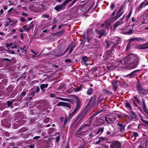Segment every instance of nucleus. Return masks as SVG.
<instances>
[{
	"instance_id": "nucleus-1",
	"label": "nucleus",
	"mask_w": 148,
	"mask_h": 148,
	"mask_svg": "<svg viewBox=\"0 0 148 148\" xmlns=\"http://www.w3.org/2000/svg\"><path fill=\"white\" fill-rule=\"evenodd\" d=\"M112 41L110 43V45H111L112 44L113 45L110 48V50L107 52V53L109 55H110L112 53H113L114 51V48L116 47L121 42V39L119 37H116L114 39L112 40Z\"/></svg>"
},
{
	"instance_id": "nucleus-2",
	"label": "nucleus",
	"mask_w": 148,
	"mask_h": 148,
	"mask_svg": "<svg viewBox=\"0 0 148 148\" xmlns=\"http://www.w3.org/2000/svg\"><path fill=\"white\" fill-rule=\"evenodd\" d=\"M73 97L76 100V104L74 110L71 113L69 114V117L70 119H71L73 115L77 113L80 108L81 106V102L78 97L75 95H74Z\"/></svg>"
},
{
	"instance_id": "nucleus-3",
	"label": "nucleus",
	"mask_w": 148,
	"mask_h": 148,
	"mask_svg": "<svg viewBox=\"0 0 148 148\" xmlns=\"http://www.w3.org/2000/svg\"><path fill=\"white\" fill-rule=\"evenodd\" d=\"M88 112L85 110L80 111L77 116L75 118L76 122L77 120L79 122H82L84 120L87 116Z\"/></svg>"
},
{
	"instance_id": "nucleus-4",
	"label": "nucleus",
	"mask_w": 148,
	"mask_h": 148,
	"mask_svg": "<svg viewBox=\"0 0 148 148\" xmlns=\"http://www.w3.org/2000/svg\"><path fill=\"white\" fill-rule=\"evenodd\" d=\"M72 0H65L64 2L61 5H56L54 8L55 10L57 11H59L60 10L64 9L65 5L69 2L71 1Z\"/></svg>"
},
{
	"instance_id": "nucleus-5",
	"label": "nucleus",
	"mask_w": 148,
	"mask_h": 148,
	"mask_svg": "<svg viewBox=\"0 0 148 148\" xmlns=\"http://www.w3.org/2000/svg\"><path fill=\"white\" fill-rule=\"evenodd\" d=\"M133 58L134 61H133V64L131 63V68L133 69L136 67L137 65L138 62V59L137 58V57L132 54H130V58Z\"/></svg>"
},
{
	"instance_id": "nucleus-6",
	"label": "nucleus",
	"mask_w": 148,
	"mask_h": 148,
	"mask_svg": "<svg viewBox=\"0 0 148 148\" xmlns=\"http://www.w3.org/2000/svg\"><path fill=\"white\" fill-rule=\"evenodd\" d=\"M130 61V54L128 55L127 56L125 57L123 60H120L118 62L119 64L117 66L120 65H122L123 62L125 64H127L129 63Z\"/></svg>"
},
{
	"instance_id": "nucleus-7",
	"label": "nucleus",
	"mask_w": 148,
	"mask_h": 148,
	"mask_svg": "<svg viewBox=\"0 0 148 148\" xmlns=\"http://www.w3.org/2000/svg\"><path fill=\"white\" fill-rule=\"evenodd\" d=\"M110 148H121V144L120 142L116 141L112 142L110 145Z\"/></svg>"
},
{
	"instance_id": "nucleus-8",
	"label": "nucleus",
	"mask_w": 148,
	"mask_h": 148,
	"mask_svg": "<svg viewBox=\"0 0 148 148\" xmlns=\"http://www.w3.org/2000/svg\"><path fill=\"white\" fill-rule=\"evenodd\" d=\"M56 105L57 106H65L69 108L70 109L71 108V106L69 103L62 101L59 102Z\"/></svg>"
},
{
	"instance_id": "nucleus-9",
	"label": "nucleus",
	"mask_w": 148,
	"mask_h": 148,
	"mask_svg": "<svg viewBox=\"0 0 148 148\" xmlns=\"http://www.w3.org/2000/svg\"><path fill=\"white\" fill-rule=\"evenodd\" d=\"M77 45L74 42H72L69 45L68 48H69L70 49L69 51V54H70L73 51L74 49L77 46Z\"/></svg>"
},
{
	"instance_id": "nucleus-10",
	"label": "nucleus",
	"mask_w": 148,
	"mask_h": 148,
	"mask_svg": "<svg viewBox=\"0 0 148 148\" xmlns=\"http://www.w3.org/2000/svg\"><path fill=\"white\" fill-rule=\"evenodd\" d=\"M14 87L12 86H9L7 88V94L10 97H12L14 96L15 95L13 93H12L11 95H9L10 93L12 92L14 89Z\"/></svg>"
},
{
	"instance_id": "nucleus-11",
	"label": "nucleus",
	"mask_w": 148,
	"mask_h": 148,
	"mask_svg": "<svg viewBox=\"0 0 148 148\" xmlns=\"http://www.w3.org/2000/svg\"><path fill=\"white\" fill-rule=\"evenodd\" d=\"M119 80L113 81L112 83V89L114 92L116 91L118 87V83L119 82Z\"/></svg>"
},
{
	"instance_id": "nucleus-12",
	"label": "nucleus",
	"mask_w": 148,
	"mask_h": 148,
	"mask_svg": "<svg viewBox=\"0 0 148 148\" xmlns=\"http://www.w3.org/2000/svg\"><path fill=\"white\" fill-rule=\"evenodd\" d=\"M96 97V95L93 94V95L90 97L89 103L94 105L95 103Z\"/></svg>"
},
{
	"instance_id": "nucleus-13",
	"label": "nucleus",
	"mask_w": 148,
	"mask_h": 148,
	"mask_svg": "<svg viewBox=\"0 0 148 148\" xmlns=\"http://www.w3.org/2000/svg\"><path fill=\"white\" fill-rule=\"evenodd\" d=\"M83 39H84L86 38L88 42H89L90 40H91L92 37L90 35L88 34V30L86 33V36L85 35H84L83 36Z\"/></svg>"
},
{
	"instance_id": "nucleus-14",
	"label": "nucleus",
	"mask_w": 148,
	"mask_h": 148,
	"mask_svg": "<svg viewBox=\"0 0 148 148\" xmlns=\"http://www.w3.org/2000/svg\"><path fill=\"white\" fill-rule=\"evenodd\" d=\"M117 116L119 118L123 117L124 118H126V119H129V116L126 113H122L121 114H118Z\"/></svg>"
},
{
	"instance_id": "nucleus-15",
	"label": "nucleus",
	"mask_w": 148,
	"mask_h": 148,
	"mask_svg": "<svg viewBox=\"0 0 148 148\" xmlns=\"http://www.w3.org/2000/svg\"><path fill=\"white\" fill-rule=\"evenodd\" d=\"M48 84H40V87L42 93H43L45 91V88H47L48 87Z\"/></svg>"
},
{
	"instance_id": "nucleus-16",
	"label": "nucleus",
	"mask_w": 148,
	"mask_h": 148,
	"mask_svg": "<svg viewBox=\"0 0 148 148\" xmlns=\"http://www.w3.org/2000/svg\"><path fill=\"white\" fill-rule=\"evenodd\" d=\"M138 48L139 49H146L148 48V43L143 44H140L138 46Z\"/></svg>"
},
{
	"instance_id": "nucleus-17",
	"label": "nucleus",
	"mask_w": 148,
	"mask_h": 148,
	"mask_svg": "<svg viewBox=\"0 0 148 148\" xmlns=\"http://www.w3.org/2000/svg\"><path fill=\"white\" fill-rule=\"evenodd\" d=\"M134 40H136L138 41H142L143 42L146 41V40L145 39L143 38H138L137 37L132 38L130 39V42Z\"/></svg>"
},
{
	"instance_id": "nucleus-18",
	"label": "nucleus",
	"mask_w": 148,
	"mask_h": 148,
	"mask_svg": "<svg viewBox=\"0 0 148 148\" xmlns=\"http://www.w3.org/2000/svg\"><path fill=\"white\" fill-rule=\"evenodd\" d=\"M96 32L97 34H99L101 35L106 36L107 35L106 33V29H101L99 30H98L97 31H96Z\"/></svg>"
},
{
	"instance_id": "nucleus-19",
	"label": "nucleus",
	"mask_w": 148,
	"mask_h": 148,
	"mask_svg": "<svg viewBox=\"0 0 148 148\" xmlns=\"http://www.w3.org/2000/svg\"><path fill=\"white\" fill-rule=\"evenodd\" d=\"M131 114L132 115L130 116V119H131L132 120L135 121L136 119V118H137V115L135 112L132 111L131 112Z\"/></svg>"
},
{
	"instance_id": "nucleus-20",
	"label": "nucleus",
	"mask_w": 148,
	"mask_h": 148,
	"mask_svg": "<svg viewBox=\"0 0 148 148\" xmlns=\"http://www.w3.org/2000/svg\"><path fill=\"white\" fill-rule=\"evenodd\" d=\"M14 102V100H12L11 101H8L7 102L5 105L7 106V107H11V108H12L13 107L12 106L13 103Z\"/></svg>"
},
{
	"instance_id": "nucleus-21",
	"label": "nucleus",
	"mask_w": 148,
	"mask_h": 148,
	"mask_svg": "<svg viewBox=\"0 0 148 148\" xmlns=\"http://www.w3.org/2000/svg\"><path fill=\"white\" fill-rule=\"evenodd\" d=\"M122 23V22L121 21H116L113 25V27L114 29L115 30L116 28L119 25Z\"/></svg>"
},
{
	"instance_id": "nucleus-22",
	"label": "nucleus",
	"mask_w": 148,
	"mask_h": 148,
	"mask_svg": "<svg viewBox=\"0 0 148 148\" xmlns=\"http://www.w3.org/2000/svg\"><path fill=\"white\" fill-rule=\"evenodd\" d=\"M82 60L84 62V63L86 64V65L87 66L88 64H86V63L87 62L89 61V60L88 58L86 56H83L82 58Z\"/></svg>"
},
{
	"instance_id": "nucleus-23",
	"label": "nucleus",
	"mask_w": 148,
	"mask_h": 148,
	"mask_svg": "<svg viewBox=\"0 0 148 148\" xmlns=\"http://www.w3.org/2000/svg\"><path fill=\"white\" fill-rule=\"evenodd\" d=\"M100 138L101 140L103 141V142H105L106 143H111L110 142H109L108 141V138L106 137H99L98 139Z\"/></svg>"
},
{
	"instance_id": "nucleus-24",
	"label": "nucleus",
	"mask_w": 148,
	"mask_h": 148,
	"mask_svg": "<svg viewBox=\"0 0 148 148\" xmlns=\"http://www.w3.org/2000/svg\"><path fill=\"white\" fill-rule=\"evenodd\" d=\"M138 93L141 95H146L147 94V90L142 89L139 91Z\"/></svg>"
},
{
	"instance_id": "nucleus-25",
	"label": "nucleus",
	"mask_w": 148,
	"mask_h": 148,
	"mask_svg": "<svg viewBox=\"0 0 148 148\" xmlns=\"http://www.w3.org/2000/svg\"><path fill=\"white\" fill-rule=\"evenodd\" d=\"M10 113L9 111H6L3 113V116L4 117L9 118L10 116Z\"/></svg>"
},
{
	"instance_id": "nucleus-26",
	"label": "nucleus",
	"mask_w": 148,
	"mask_h": 148,
	"mask_svg": "<svg viewBox=\"0 0 148 148\" xmlns=\"http://www.w3.org/2000/svg\"><path fill=\"white\" fill-rule=\"evenodd\" d=\"M122 33L123 34H130V28H126L123 29L122 31Z\"/></svg>"
},
{
	"instance_id": "nucleus-27",
	"label": "nucleus",
	"mask_w": 148,
	"mask_h": 148,
	"mask_svg": "<svg viewBox=\"0 0 148 148\" xmlns=\"http://www.w3.org/2000/svg\"><path fill=\"white\" fill-rule=\"evenodd\" d=\"M64 32V29H62L61 31L55 33L54 34L58 36H60L62 35Z\"/></svg>"
},
{
	"instance_id": "nucleus-28",
	"label": "nucleus",
	"mask_w": 148,
	"mask_h": 148,
	"mask_svg": "<svg viewBox=\"0 0 148 148\" xmlns=\"http://www.w3.org/2000/svg\"><path fill=\"white\" fill-rule=\"evenodd\" d=\"M93 92V89L92 88L90 87L86 91V93L88 95H91Z\"/></svg>"
},
{
	"instance_id": "nucleus-29",
	"label": "nucleus",
	"mask_w": 148,
	"mask_h": 148,
	"mask_svg": "<svg viewBox=\"0 0 148 148\" xmlns=\"http://www.w3.org/2000/svg\"><path fill=\"white\" fill-rule=\"evenodd\" d=\"M123 13V12H122L121 13H117L116 15L114 17V21H115L119 18L121 16Z\"/></svg>"
},
{
	"instance_id": "nucleus-30",
	"label": "nucleus",
	"mask_w": 148,
	"mask_h": 148,
	"mask_svg": "<svg viewBox=\"0 0 148 148\" xmlns=\"http://www.w3.org/2000/svg\"><path fill=\"white\" fill-rule=\"evenodd\" d=\"M104 128L103 127H102L100 128H99L98 129V131L96 132V134L97 135L100 133V135L104 131Z\"/></svg>"
},
{
	"instance_id": "nucleus-31",
	"label": "nucleus",
	"mask_w": 148,
	"mask_h": 148,
	"mask_svg": "<svg viewBox=\"0 0 148 148\" xmlns=\"http://www.w3.org/2000/svg\"><path fill=\"white\" fill-rule=\"evenodd\" d=\"M124 80L125 81L127 82L129 81L130 78V74L127 75H124L123 76Z\"/></svg>"
},
{
	"instance_id": "nucleus-32",
	"label": "nucleus",
	"mask_w": 148,
	"mask_h": 148,
	"mask_svg": "<svg viewBox=\"0 0 148 148\" xmlns=\"http://www.w3.org/2000/svg\"><path fill=\"white\" fill-rule=\"evenodd\" d=\"M28 130V129L26 127H23L20 129L19 130V132L20 133L24 132Z\"/></svg>"
},
{
	"instance_id": "nucleus-33",
	"label": "nucleus",
	"mask_w": 148,
	"mask_h": 148,
	"mask_svg": "<svg viewBox=\"0 0 148 148\" xmlns=\"http://www.w3.org/2000/svg\"><path fill=\"white\" fill-rule=\"evenodd\" d=\"M137 90L139 92V91L140 90L142 89V87L141 86L139 82H138L137 84Z\"/></svg>"
},
{
	"instance_id": "nucleus-34",
	"label": "nucleus",
	"mask_w": 148,
	"mask_h": 148,
	"mask_svg": "<svg viewBox=\"0 0 148 148\" xmlns=\"http://www.w3.org/2000/svg\"><path fill=\"white\" fill-rule=\"evenodd\" d=\"M1 59L3 62L6 61L7 62H8L9 64H10V62L11 61L10 59L6 58H3Z\"/></svg>"
},
{
	"instance_id": "nucleus-35",
	"label": "nucleus",
	"mask_w": 148,
	"mask_h": 148,
	"mask_svg": "<svg viewBox=\"0 0 148 148\" xmlns=\"http://www.w3.org/2000/svg\"><path fill=\"white\" fill-rule=\"evenodd\" d=\"M7 79H4L2 80V82L0 83V84H1L2 85L3 84L4 85H6L7 84Z\"/></svg>"
},
{
	"instance_id": "nucleus-36",
	"label": "nucleus",
	"mask_w": 148,
	"mask_h": 148,
	"mask_svg": "<svg viewBox=\"0 0 148 148\" xmlns=\"http://www.w3.org/2000/svg\"><path fill=\"white\" fill-rule=\"evenodd\" d=\"M116 10H114L111 15V20H112V21H114V17H115L114 16V15L116 13Z\"/></svg>"
},
{
	"instance_id": "nucleus-37",
	"label": "nucleus",
	"mask_w": 148,
	"mask_h": 148,
	"mask_svg": "<svg viewBox=\"0 0 148 148\" xmlns=\"http://www.w3.org/2000/svg\"><path fill=\"white\" fill-rule=\"evenodd\" d=\"M10 64L15 63L16 62L17 60L15 58L13 57L10 60Z\"/></svg>"
},
{
	"instance_id": "nucleus-38",
	"label": "nucleus",
	"mask_w": 148,
	"mask_h": 148,
	"mask_svg": "<svg viewBox=\"0 0 148 148\" xmlns=\"http://www.w3.org/2000/svg\"><path fill=\"white\" fill-rule=\"evenodd\" d=\"M55 129L51 127L48 130V132L49 134H51L53 132H54Z\"/></svg>"
},
{
	"instance_id": "nucleus-39",
	"label": "nucleus",
	"mask_w": 148,
	"mask_h": 148,
	"mask_svg": "<svg viewBox=\"0 0 148 148\" xmlns=\"http://www.w3.org/2000/svg\"><path fill=\"white\" fill-rule=\"evenodd\" d=\"M6 51V49L4 47H0V51H2L3 53H6L5 51Z\"/></svg>"
},
{
	"instance_id": "nucleus-40",
	"label": "nucleus",
	"mask_w": 148,
	"mask_h": 148,
	"mask_svg": "<svg viewBox=\"0 0 148 148\" xmlns=\"http://www.w3.org/2000/svg\"><path fill=\"white\" fill-rule=\"evenodd\" d=\"M99 122H100V123L98 124H97V125H96V126H100L101 125L105 123L104 120L103 119H101L100 120V121H99Z\"/></svg>"
},
{
	"instance_id": "nucleus-41",
	"label": "nucleus",
	"mask_w": 148,
	"mask_h": 148,
	"mask_svg": "<svg viewBox=\"0 0 148 148\" xmlns=\"http://www.w3.org/2000/svg\"><path fill=\"white\" fill-rule=\"evenodd\" d=\"M81 123L79 122V121H78L77 123L74 126V128L75 129H76L81 124Z\"/></svg>"
},
{
	"instance_id": "nucleus-42",
	"label": "nucleus",
	"mask_w": 148,
	"mask_h": 148,
	"mask_svg": "<svg viewBox=\"0 0 148 148\" xmlns=\"http://www.w3.org/2000/svg\"><path fill=\"white\" fill-rule=\"evenodd\" d=\"M98 114V113L97 112L94 114L90 118L89 120L91 119V121L92 120L93 118L95 117Z\"/></svg>"
},
{
	"instance_id": "nucleus-43",
	"label": "nucleus",
	"mask_w": 148,
	"mask_h": 148,
	"mask_svg": "<svg viewBox=\"0 0 148 148\" xmlns=\"http://www.w3.org/2000/svg\"><path fill=\"white\" fill-rule=\"evenodd\" d=\"M140 119L142 121L148 125V121L145 120L142 117H140Z\"/></svg>"
},
{
	"instance_id": "nucleus-44",
	"label": "nucleus",
	"mask_w": 148,
	"mask_h": 148,
	"mask_svg": "<svg viewBox=\"0 0 148 148\" xmlns=\"http://www.w3.org/2000/svg\"><path fill=\"white\" fill-rule=\"evenodd\" d=\"M125 106L126 108H127L128 109H130V103L128 101L126 102Z\"/></svg>"
},
{
	"instance_id": "nucleus-45",
	"label": "nucleus",
	"mask_w": 148,
	"mask_h": 148,
	"mask_svg": "<svg viewBox=\"0 0 148 148\" xmlns=\"http://www.w3.org/2000/svg\"><path fill=\"white\" fill-rule=\"evenodd\" d=\"M103 91H105V93L106 94H107L108 95H111L112 94L111 92H110L108 90H106L105 89H103Z\"/></svg>"
},
{
	"instance_id": "nucleus-46",
	"label": "nucleus",
	"mask_w": 148,
	"mask_h": 148,
	"mask_svg": "<svg viewBox=\"0 0 148 148\" xmlns=\"http://www.w3.org/2000/svg\"><path fill=\"white\" fill-rule=\"evenodd\" d=\"M68 118L67 117H65L64 125H63V127H64L65 124L66 123L68 120Z\"/></svg>"
},
{
	"instance_id": "nucleus-47",
	"label": "nucleus",
	"mask_w": 148,
	"mask_h": 148,
	"mask_svg": "<svg viewBox=\"0 0 148 148\" xmlns=\"http://www.w3.org/2000/svg\"><path fill=\"white\" fill-rule=\"evenodd\" d=\"M138 70H135L132 72L131 73H130V77L132 76L136 75L135 73L138 71Z\"/></svg>"
},
{
	"instance_id": "nucleus-48",
	"label": "nucleus",
	"mask_w": 148,
	"mask_h": 148,
	"mask_svg": "<svg viewBox=\"0 0 148 148\" xmlns=\"http://www.w3.org/2000/svg\"><path fill=\"white\" fill-rule=\"evenodd\" d=\"M13 45V43H6L5 44V47L7 48H8L12 46Z\"/></svg>"
},
{
	"instance_id": "nucleus-49",
	"label": "nucleus",
	"mask_w": 148,
	"mask_h": 148,
	"mask_svg": "<svg viewBox=\"0 0 148 148\" xmlns=\"http://www.w3.org/2000/svg\"><path fill=\"white\" fill-rule=\"evenodd\" d=\"M68 101H67L73 104H74L75 101L74 99H67Z\"/></svg>"
},
{
	"instance_id": "nucleus-50",
	"label": "nucleus",
	"mask_w": 148,
	"mask_h": 148,
	"mask_svg": "<svg viewBox=\"0 0 148 148\" xmlns=\"http://www.w3.org/2000/svg\"><path fill=\"white\" fill-rule=\"evenodd\" d=\"M6 51H7V52H8L10 54H14L15 53V52L13 50H10V49H9V50H6Z\"/></svg>"
},
{
	"instance_id": "nucleus-51",
	"label": "nucleus",
	"mask_w": 148,
	"mask_h": 148,
	"mask_svg": "<svg viewBox=\"0 0 148 148\" xmlns=\"http://www.w3.org/2000/svg\"><path fill=\"white\" fill-rule=\"evenodd\" d=\"M60 140V135L56 137V142L57 143H58Z\"/></svg>"
},
{
	"instance_id": "nucleus-52",
	"label": "nucleus",
	"mask_w": 148,
	"mask_h": 148,
	"mask_svg": "<svg viewBox=\"0 0 148 148\" xmlns=\"http://www.w3.org/2000/svg\"><path fill=\"white\" fill-rule=\"evenodd\" d=\"M128 43L126 47V48L125 50L126 51L129 50L130 49V39L128 40Z\"/></svg>"
},
{
	"instance_id": "nucleus-53",
	"label": "nucleus",
	"mask_w": 148,
	"mask_h": 148,
	"mask_svg": "<svg viewBox=\"0 0 148 148\" xmlns=\"http://www.w3.org/2000/svg\"><path fill=\"white\" fill-rule=\"evenodd\" d=\"M77 0H74L72 3L70 4H69L68 6L69 8L71 7L76 2Z\"/></svg>"
},
{
	"instance_id": "nucleus-54",
	"label": "nucleus",
	"mask_w": 148,
	"mask_h": 148,
	"mask_svg": "<svg viewBox=\"0 0 148 148\" xmlns=\"http://www.w3.org/2000/svg\"><path fill=\"white\" fill-rule=\"evenodd\" d=\"M105 42L107 45V47L108 48H109L110 45V43L107 40H105Z\"/></svg>"
},
{
	"instance_id": "nucleus-55",
	"label": "nucleus",
	"mask_w": 148,
	"mask_h": 148,
	"mask_svg": "<svg viewBox=\"0 0 148 148\" xmlns=\"http://www.w3.org/2000/svg\"><path fill=\"white\" fill-rule=\"evenodd\" d=\"M49 117H46L44 119V122L46 123H48L49 121Z\"/></svg>"
},
{
	"instance_id": "nucleus-56",
	"label": "nucleus",
	"mask_w": 148,
	"mask_h": 148,
	"mask_svg": "<svg viewBox=\"0 0 148 148\" xmlns=\"http://www.w3.org/2000/svg\"><path fill=\"white\" fill-rule=\"evenodd\" d=\"M42 17H44L47 18H49V15H46L45 14H44L42 15Z\"/></svg>"
},
{
	"instance_id": "nucleus-57",
	"label": "nucleus",
	"mask_w": 148,
	"mask_h": 148,
	"mask_svg": "<svg viewBox=\"0 0 148 148\" xmlns=\"http://www.w3.org/2000/svg\"><path fill=\"white\" fill-rule=\"evenodd\" d=\"M65 48V46L64 45L62 46H61L60 47V51L61 52H62Z\"/></svg>"
},
{
	"instance_id": "nucleus-58",
	"label": "nucleus",
	"mask_w": 148,
	"mask_h": 148,
	"mask_svg": "<svg viewBox=\"0 0 148 148\" xmlns=\"http://www.w3.org/2000/svg\"><path fill=\"white\" fill-rule=\"evenodd\" d=\"M138 136V134L136 132H134L133 135L131 136L132 138H133L134 137L135 138L136 137Z\"/></svg>"
},
{
	"instance_id": "nucleus-59",
	"label": "nucleus",
	"mask_w": 148,
	"mask_h": 148,
	"mask_svg": "<svg viewBox=\"0 0 148 148\" xmlns=\"http://www.w3.org/2000/svg\"><path fill=\"white\" fill-rule=\"evenodd\" d=\"M4 86L2 85L1 84H0V92L3 91L2 89L4 88Z\"/></svg>"
},
{
	"instance_id": "nucleus-60",
	"label": "nucleus",
	"mask_w": 148,
	"mask_h": 148,
	"mask_svg": "<svg viewBox=\"0 0 148 148\" xmlns=\"http://www.w3.org/2000/svg\"><path fill=\"white\" fill-rule=\"evenodd\" d=\"M125 126L123 125L122 127L120 128V131L123 132V131L125 130Z\"/></svg>"
},
{
	"instance_id": "nucleus-61",
	"label": "nucleus",
	"mask_w": 148,
	"mask_h": 148,
	"mask_svg": "<svg viewBox=\"0 0 148 148\" xmlns=\"http://www.w3.org/2000/svg\"><path fill=\"white\" fill-rule=\"evenodd\" d=\"M26 91H24L21 93V96L24 97L26 95Z\"/></svg>"
},
{
	"instance_id": "nucleus-62",
	"label": "nucleus",
	"mask_w": 148,
	"mask_h": 148,
	"mask_svg": "<svg viewBox=\"0 0 148 148\" xmlns=\"http://www.w3.org/2000/svg\"><path fill=\"white\" fill-rule=\"evenodd\" d=\"M115 5V4L114 3H113L111 4V6H110V9L112 10H113V9L114 8Z\"/></svg>"
},
{
	"instance_id": "nucleus-63",
	"label": "nucleus",
	"mask_w": 148,
	"mask_h": 148,
	"mask_svg": "<svg viewBox=\"0 0 148 148\" xmlns=\"http://www.w3.org/2000/svg\"><path fill=\"white\" fill-rule=\"evenodd\" d=\"M20 20L22 22H27V20H26V19L23 17H22L20 18Z\"/></svg>"
},
{
	"instance_id": "nucleus-64",
	"label": "nucleus",
	"mask_w": 148,
	"mask_h": 148,
	"mask_svg": "<svg viewBox=\"0 0 148 148\" xmlns=\"http://www.w3.org/2000/svg\"><path fill=\"white\" fill-rule=\"evenodd\" d=\"M144 3H141L139 5V6L138 7V8L139 10H140V9L142 8L143 6L144 5Z\"/></svg>"
}]
</instances>
